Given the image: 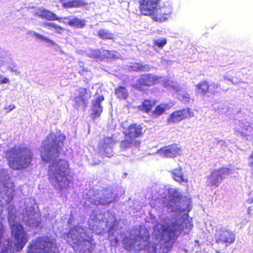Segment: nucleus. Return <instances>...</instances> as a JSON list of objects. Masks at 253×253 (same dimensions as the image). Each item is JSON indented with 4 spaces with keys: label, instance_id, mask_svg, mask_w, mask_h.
Listing matches in <instances>:
<instances>
[{
    "label": "nucleus",
    "instance_id": "35",
    "mask_svg": "<svg viewBox=\"0 0 253 253\" xmlns=\"http://www.w3.org/2000/svg\"><path fill=\"white\" fill-rule=\"evenodd\" d=\"M102 49H90L88 51L87 54L90 57L102 60Z\"/></svg>",
    "mask_w": 253,
    "mask_h": 253
},
{
    "label": "nucleus",
    "instance_id": "26",
    "mask_svg": "<svg viewBox=\"0 0 253 253\" xmlns=\"http://www.w3.org/2000/svg\"><path fill=\"white\" fill-rule=\"evenodd\" d=\"M155 105V101L153 100H145L142 103V105L139 106V110L148 113L151 110L152 107Z\"/></svg>",
    "mask_w": 253,
    "mask_h": 253
},
{
    "label": "nucleus",
    "instance_id": "22",
    "mask_svg": "<svg viewBox=\"0 0 253 253\" xmlns=\"http://www.w3.org/2000/svg\"><path fill=\"white\" fill-rule=\"evenodd\" d=\"M64 19L68 20L67 22L68 25L72 27L82 29L85 25L86 21L84 19H81L75 17L72 18L69 17L64 18Z\"/></svg>",
    "mask_w": 253,
    "mask_h": 253
},
{
    "label": "nucleus",
    "instance_id": "15",
    "mask_svg": "<svg viewBox=\"0 0 253 253\" xmlns=\"http://www.w3.org/2000/svg\"><path fill=\"white\" fill-rule=\"evenodd\" d=\"M123 128V132L126 137L134 141L136 137H139L142 133V127L136 124H131L128 126L126 125V123L122 124Z\"/></svg>",
    "mask_w": 253,
    "mask_h": 253
},
{
    "label": "nucleus",
    "instance_id": "36",
    "mask_svg": "<svg viewBox=\"0 0 253 253\" xmlns=\"http://www.w3.org/2000/svg\"><path fill=\"white\" fill-rule=\"evenodd\" d=\"M102 60L105 58H117L116 54L117 52L114 51H109L105 49H102Z\"/></svg>",
    "mask_w": 253,
    "mask_h": 253
},
{
    "label": "nucleus",
    "instance_id": "50",
    "mask_svg": "<svg viewBox=\"0 0 253 253\" xmlns=\"http://www.w3.org/2000/svg\"><path fill=\"white\" fill-rule=\"evenodd\" d=\"M61 2H63V0H61Z\"/></svg>",
    "mask_w": 253,
    "mask_h": 253
},
{
    "label": "nucleus",
    "instance_id": "39",
    "mask_svg": "<svg viewBox=\"0 0 253 253\" xmlns=\"http://www.w3.org/2000/svg\"><path fill=\"white\" fill-rule=\"evenodd\" d=\"M209 85V92L211 94H215L217 92V89L220 85L218 84H215L214 83H211Z\"/></svg>",
    "mask_w": 253,
    "mask_h": 253
},
{
    "label": "nucleus",
    "instance_id": "27",
    "mask_svg": "<svg viewBox=\"0 0 253 253\" xmlns=\"http://www.w3.org/2000/svg\"><path fill=\"white\" fill-rule=\"evenodd\" d=\"M84 5V2L79 0H72L62 2V6L65 8L78 7L83 6Z\"/></svg>",
    "mask_w": 253,
    "mask_h": 253
},
{
    "label": "nucleus",
    "instance_id": "17",
    "mask_svg": "<svg viewBox=\"0 0 253 253\" xmlns=\"http://www.w3.org/2000/svg\"><path fill=\"white\" fill-rule=\"evenodd\" d=\"M193 116L194 113L190 109H183L173 112L170 115L168 122L169 123H177Z\"/></svg>",
    "mask_w": 253,
    "mask_h": 253
},
{
    "label": "nucleus",
    "instance_id": "47",
    "mask_svg": "<svg viewBox=\"0 0 253 253\" xmlns=\"http://www.w3.org/2000/svg\"><path fill=\"white\" fill-rule=\"evenodd\" d=\"M4 64V61L0 59V66Z\"/></svg>",
    "mask_w": 253,
    "mask_h": 253
},
{
    "label": "nucleus",
    "instance_id": "32",
    "mask_svg": "<svg viewBox=\"0 0 253 253\" xmlns=\"http://www.w3.org/2000/svg\"><path fill=\"white\" fill-rule=\"evenodd\" d=\"M31 34L32 36L35 37L37 39L41 40L44 41L50 45L53 46L55 45V43L51 40L48 39L47 37L43 35H40L35 32H31Z\"/></svg>",
    "mask_w": 253,
    "mask_h": 253
},
{
    "label": "nucleus",
    "instance_id": "7",
    "mask_svg": "<svg viewBox=\"0 0 253 253\" xmlns=\"http://www.w3.org/2000/svg\"><path fill=\"white\" fill-rule=\"evenodd\" d=\"M89 197L87 201L95 205H106L111 203L114 199L113 193L109 189H105L98 193L91 195L92 192L89 191Z\"/></svg>",
    "mask_w": 253,
    "mask_h": 253
},
{
    "label": "nucleus",
    "instance_id": "21",
    "mask_svg": "<svg viewBox=\"0 0 253 253\" xmlns=\"http://www.w3.org/2000/svg\"><path fill=\"white\" fill-rule=\"evenodd\" d=\"M173 179L180 183H187L188 180L187 176L182 172L180 167L173 169L171 171Z\"/></svg>",
    "mask_w": 253,
    "mask_h": 253
},
{
    "label": "nucleus",
    "instance_id": "11",
    "mask_svg": "<svg viewBox=\"0 0 253 253\" xmlns=\"http://www.w3.org/2000/svg\"><path fill=\"white\" fill-rule=\"evenodd\" d=\"M231 170L226 167H223L214 170L209 178L208 182L212 186H218L230 174Z\"/></svg>",
    "mask_w": 253,
    "mask_h": 253
},
{
    "label": "nucleus",
    "instance_id": "1",
    "mask_svg": "<svg viewBox=\"0 0 253 253\" xmlns=\"http://www.w3.org/2000/svg\"><path fill=\"white\" fill-rule=\"evenodd\" d=\"M168 201H164V208L169 215H162L153 227L154 243L148 242L149 233L144 227L137 226L121 234L124 248L129 251L145 253H168L177 237L188 233L192 224L188 213L191 210V199L182 196L179 190L170 188Z\"/></svg>",
    "mask_w": 253,
    "mask_h": 253
},
{
    "label": "nucleus",
    "instance_id": "6",
    "mask_svg": "<svg viewBox=\"0 0 253 253\" xmlns=\"http://www.w3.org/2000/svg\"><path fill=\"white\" fill-rule=\"evenodd\" d=\"M27 253H59L54 238L44 236L33 241Z\"/></svg>",
    "mask_w": 253,
    "mask_h": 253
},
{
    "label": "nucleus",
    "instance_id": "46",
    "mask_svg": "<svg viewBox=\"0 0 253 253\" xmlns=\"http://www.w3.org/2000/svg\"><path fill=\"white\" fill-rule=\"evenodd\" d=\"M248 201L250 203H253V198H251L249 199Z\"/></svg>",
    "mask_w": 253,
    "mask_h": 253
},
{
    "label": "nucleus",
    "instance_id": "42",
    "mask_svg": "<svg viewBox=\"0 0 253 253\" xmlns=\"http://www.w3.org/2000/svg\"><path fill=\"white\" fill-rule=\"evenodd\" d=\"M224 79L225 80H227L229 81H230L232 83L234 84H237L238 83V82H241V79H237V80H234V79H229V78H227L226 77L224 76L223 77Z\"/></svg>",
    "mask_w": 253,
    "mask_h": 253
},
{
    "label": "nucleus",
    "instance_id": "33",
    "mask_svg": "<svg viewBox=\"0 0 253 253\" xmlns=\"http://www.w3.org/2000/svg\"><path fill=\"white\" fill-rule=\"evenodd\" d=\"M98 36L103 40H112L113 39V34L108 30L100 29L98 32Z\"/></svg>",
    "mask_w": 253,
    "mask_h": 253
},
{
    "label": "nucleus",
    "instance_id": "45",
    "mask_svg": "<svg viewBox=\"0 0 253 253\" xmlns=\"http://www.w3.org/2000/svg\"><path fill=\"white\" fill-rule=\"evenodd\" d=\"M15 105L13 104H11L9 105L7 107H6L5 109L8 110V112H10V111L12 110L15 108Z\"/></svg>",
    "mask_w": 253,
    "mask_h": 253
},
{
    "label": "nucleus",
    "instance_id": "30",
    "mask_svg": "<svg viewBox=\"0 0 253 253\" xmlns=\"http://www.w3.org/2000/svg\"><path fill=\"white\" fill-rule=\"evenodd\" d=\"M138 144L137 141H134L129 138L126 136V138L124 141H122L120 147L121 149L126 150V149L132 146H136Z\"/></svg>",
    "mask_w": 253,
    "mask_h": 253
},
{
    "label": "nucleus",
    "instance_id": "43",
    "mask_svg": "<svg viewBox=\"0 0 253 253\" xmlns=\"http://www.w3.org/2000/svg\"><path fill=\"white\" fill-rule=\"evenodd\" d=\"M218 145L221 146L222 148H224L226 147V142L223 140H220L218 142Z\"/></svg>",
    "mask_w": 253,
    "mask_h": 253
},
{
    "label": "nucleus",
    "instance_id": "13",
    "mask_svg": "<svg viewBox=\"0 0 253 253\" xmlns=\"http://www.w3.org/2000/svg\"><path fill=\"white\" fill-rule=\"evenodd\" d=\"M164 85L168 89L177 92V95L176 97L181 101L185 103L189 102L190 99L189 94L184 90H182L181 88H179L176 82L167 80L165 82Z\"/></svg>",
    "mask_w": 253,
    "mask_h": 253
},
{
    "label": "nucleus",
    "instance_id": "4",
    "mask_svg": "<svg viewBox=\"0 0 253 253\" xmlns=\"http://www.w3.org/2000/svg\"><path fill=\"white\" fill-rule=\"evenodd\" d=\"M103 215L97 214L96 211H93L90 215L88 220L89 230L78 225L72 228L64 238L67 242L74 248L76 253H92L95 247V242L92 238V233L100 234L104 231Z\"/></svg>",
    "mask_w": 253,
    "mask_h": 253
},
{
    "label": "nucleus",
    "instance_id": "49",
    "mask_svg": "<svg viewBox=\"0 0 253 253\" xmlns=\"http://www.w3.org/2000/svg\"><path fill=\"white\" fill-rule=\"evenodd\" d=\"M250 166L251 167H253L252 170L253 171V162H251V163H250Z\"/></svg>",
    "mask_w": 253,
    "mask_h": 253
},
{
    "label": "nucleus",
    "instance_id": "20",
    "mask_svg": "<svg viewBox=\"0 0 253 253\" xmlns=\"http://www.w3.org/2000/svg\"><path fill=\"white\" fill-rule=\"evenodd\" d=\"M157 78L152 74L143 75L138 80L140 85L150 86L157 82Z\"/></svg>",
    "mask_w": 253,
    "mask_h": 253
},
{
    "label": "nucleus",
    "instance_id": "5",
    "mask_svg": "<svg viewBox=\"0 0 253 253\" xmlns=\"http://www.w3.org/2000/svg\"><path fill=\"white\" fill-rule=\"evenodd\" d=\"M8 165L15 170H22L30 165L33 154L29 148L24 146H15L7 151Z\"/></svg>",
    "mask_w": 253,
    "mask_h": 253
},
{
    "label": "nucleus",
    "instance_id": "9",
    "mask_svg": "<svg viewBox=\"0 0 253 253\" xmlns=\"http://www.w3.org/2000/svg\"><path fill=\"white\" fill-rule=\"evenodd\" d=\"M171 13V6L168 2H165L162 6L156 8L151 15L155 21L163 22L170 17Z\"/></svg>",
    "mask_w": 253,
    "mask_h": 253
},
{
    "label": "nucleus",
    "instance_id": "44",
    "mask_svg": "<svg viewBox=\"0 0 253 253\" xmlns=\"http://www.w3.org/2000/svg\"><path fill=\"white\" fill-rule=\"evenodd\" d=\"M120 240V239L118 237H115L113 240H111V244L115 245L118 243Z\"/></svg>",
    "mask_w": 253,
    "mask_h": 253
},
{
    "label": "nucleus",
    "instance_id": "37",
    "mask_svg": "<svg viewBox=\"0 0 253 253\" xmlns=\"http://www.w3.org/2000/svg\"><path fill=\"white\" fill-rule=\"evenodd\" d=\"M43 18L47 20H59L60 19L55 14L48 10L45 11Z\"/></svg>",
    "mask_w": 253,
    "mask_h": 253
},
{
    "label": "nucleus",
    "instance_id": "41",
    "mask_svg": "<svg viewBox=\"0 0 253 253\" xmlns=\"http://www.w3.org/2000/svg\"><path fill=\"white\" fill-rule=\"evenodd\" d=\"M9 82V80L8 78L3 77L2 75H0V84H7Z\"/></svg>",
    "mask_w": 253,
    "mask_h": 253
},
{
    "label": "nucleus",
    "instance_id": "23",
    "mask_svg": "<svg viewBox=\"0 0 253 253\" xmlns=\"http://www.w3.org/2000/svg\"><path fill=\"white\" fill-rule=\"evenodd\" d=\"M174 104L172 102L161 104L156 107L155 110L152 112L153 117H157L162 115L164 111L172 107Z\"/></svg>",
    "mask_w": 253,
    "mask_h": 253
},
{
    "label": "nucleus",
    "instance_id": "3",
    "mask_svg": "<svg viewBox=\"0 0 253 253\" xmlns=\"http://www.w3.org/2000/svg\"><path fill=\"white\" fill-rule=\"evenodd\" d=\"M65 136L59 133H50L42 142L43 147L41 151L42 160L45 162H52L48 171L49 180L54 187L65 192L69 186L70 180L67 177L69 165L67 161L56 159L59 155Z\"/></svg>",
    "mask_w": 253,
    "mask_h": 253
},
{
    "label": "nucleus",
    "instance_id": "24",
    "mask_svg": "<svg viewBox=\"0 0 253 253\" xmlns=\"http://www.w3.org/2000/svg\"><path fill=\"white\" fill-rule=\"evenodd\" d=\"M117 223L118 221L114 216H112L111 220L106 221V226L108 228V232L109 237L115 236V233L118 228Z\"/></svg>",
    "mask_w": 253,
    "mask_h": 253
},
{
    "label": "nucleus",
    "instance_id": "40",
    "mask_svg": "<svg viewBox=\"0 0 253 253\" xmlns=\"http://www.w3.org/2000/svg\"><path fill=\"white\" fill-rule=\"evenodd\" d=\"M45 11V10H44V9L40 8V9H37L35 11L34 14H35V15H36L38 17L43 18V15H44Z\"/></svg>",
    "mask_w": 253,
    "mask_h": 253
},
{
    "label": "nucleus",
    "instance_id": "14",
    "mask_svg": "<svg viewBox=\"0 0 253 253\" xmlns=\"http://www.w3.org/2000/svg\"><path fill=\"white\" fill-rule=\"evenodd\" d=\"M91 97L90 92L87 91L86 89L80 87L77 89L75 92L74 99L75 103L77 107L83 106L85 108L87 106V101Z\"/></svg>",
    "mask_w": 253,
    "mask_h": 253
},
{
    "label": "nucleus",
    "instance_id": "28",
    "mask_svg": "<svg viewBox=\"0 0 253 253\" xmlns=\"http://www.w3.org/2000/svg\"><path fill=\"white\" fill-rule=\"evenodd\" d=\"M42 26L48 30H53L55 32L59 34H61V32L63 31V29L61 27L52 23L44 22Z\"/></svg>",
    "mask_w": 253,
    "mask_h": 253
},
{
    "label": "nucleus",
    "instance_id": "16",
    "mask_svg": "<svg viewBox=\"0 0 253 253\" xmlns=\"http://www.w3.org/2000/svg\"><path fill=\"white\" fill-rule=\"evenodd\" d=\"M161 0H140V9L145 15H151L155 12Z\"/></svg>",
    "mask_w": 253,
    "mask_h": 253
},
{
    "label": "nucleus",
    "instance_id": "19",
    "mask_svg": "<svg viewBox=\"0 0 253 253\" xmlns=\"http://www.w3.org/2000/svg\"><path fill=\"white\" fill-rule=\"evenodd\" d=\"M157 153L164 157L173 158L180 154L181 149L177 145L172 144L159 149Z\"/></svg>",
    "mask_w": 253,
    "mask_h": 253
},
{
    "label": "nucleus",
    "instance_id": "18",
    "mask_svg": "<svg viewBox=\"0 0 253 253\" xmlns=\"http://www.w3.org/2000/svg\"><path fill=\"white\" fill-rule=\"evenodd\" d=\"M104 98L102 95H97L91 101V118L95 119L99 117L103 111L102 103Z\"/></svg>",
    "mask_w": 253,
    "mask_h": 253
},
{
    "label": "nucleus",
    "instance_id": "34",
    "mask_svg": "<svg viewBox=\"0 0 253 253\" xmlns=\"http://www.w3.org/2000/svg\"><path fill=\"white\" fill-rule=\"evenodd\" d=\"M116 94L120 99H126L128 97V92L126 88L123 86H119L116 88Z\"/></svg>",
    "mask_w": 253,
    "mask_h": 253
},
{
    "label": "nucleus",
    "instance_id": "12",
    "mask_svg": "<svg viewBox=\"0 0 253 253\" xmlns=\"http://www.w3.org/2000/svg\"><path fill=\"white\" fill-rule=\"evenodd\" d=\"M214 238L217 243L232 244L235 240V235L233 232L223 228H217Z\"/></svg>",
    "mask_w": 253,
    "mask_h": 253
},
{
    "label": "nucleus",
    "instance_id": "29",
    "mask_svg": "<svg viewBox=\"0 0 253 253\" xmlns=\"http://www.w3.org/2000/svg\"><path fill=\"white\" fill-rule=\"evenodd\" d=\"M196 91L197 93L205 94L209 90V85L206 81H203L196 85Z\"/></svg>",
    "mask_w": 253,
    "mask_h": 253
},
{
    "label": "nucleus",
    "instance_id": "25",
    "mask_svg": "<svg viewBox=\"0 0 253 253\" xmlns=\"http://www.w3.org/2000/svg\"><path fill=\"white\" fill-rule=\"evenodd\" d=\"M236 124L239 125V126L241 127V128L237 127V126H236V130L241 133V134L243 133H247L248 132H252V128L248 123H244L239 121H238L237 123H236Z\"/></svg>",
    "mask_w": 253,
    "mask_h": 253
},
{
    "label": "nucleus",
    "instance_id": "2",
    "mask_svg": "<svg viewBox=\"0 0 253 253\" xmlns=\"http://www.w3.org/2000/svg\"><path fill=\"white\" fill-rule=\"evenodd\" d=\"M0 191L2 198L7 205L8 220L11 229L12 240H7L0 249V253H14L21 251L28 241V235L21 224V218L26 225L31 228L37 227L41 224V214L35 209L33 199L26 198L23 206L19 208L18 211L13 205V184L10 180L7 171L2 169L0 171Z\"/></svg>",
    "mask_w": 253,
    "mask_h": 253
},
{
    "label": "nucleus",
    "instance_id": "31",
    "mask_svg": "<svg viewBox=\"0 0 253 253\" xmlns=\"http://www.w3.org/2000/svg\"><path fill=\"white\" fill-rule=\"evenodd\" d=\"M130 68L134 71H149L150 67L148 65H142L138 63L131 64L129 66Z\"/></svg>",
    "mask_w": 253,
    "mask_h": 253
},
{
    "label": "nucleus",
    "instance_id": "48",
    "mask_svg": "<svg viewBox=\"0 0 253 253\" xmlns=\"http://www.w3.org/2000/svg\"><path fill=\"white\" fill-rule=\"evenodd\" d=\"M151 217L152 218V223L156 222V221H154V218H155L154 216H153L152 215H151Z\"/></svg>",
    "mask_w": 253,
    "mask_h": 253
},
{
    "label": "nucleus",
    "instance_id": "38",
    "mask_svg": "<svg viewBox=\"0 0 253 253\" xmlns=\"http://www.w3.org/2000/svg\"><path fill=\"white\" fill-rule=\"evenodd\" d=\"M154 45L160 48H163L167 43V40L164 39H158L154 41Z\"/></svg>",
    "mask_w": 253,
    "mask_h": 253
},
{
    "label": "nucleus",
    "instance_id": "8",
    "mask_svg": "<svg viewBox=\"0 0 253 253\" xmlns=\"http://www.w3.org/2000/svg\"><path fill=\"white\" fill-rule=\"evenodd\" d=\"M116 140L111 137H106L101 140L98 145L99 154L103 157H110L113 155V149Z\"/></svg>",
    "mask_w": 253,
    "mask_h": 253
},
{
    "label": "nucleus",
    "instance_id": "10",
    "mask_svg": "<svg viewBox=\"0 0 253 253\" xmlns=\"http://www.w3.org/2000/svg\"><path fill=\"white\" fill-rule=\"evenodd\" d=\"M231 170L226 167H223L214 170L209 178L208 182L212 186H218L230 174Z\"/></svg>",
    "mask_w": 253,
    "mask_h": 253
}]
</instances>
